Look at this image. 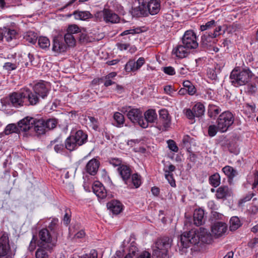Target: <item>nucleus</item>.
Returning a JSON list of instances; mask_svg holds the SVG:
<instances>
[{"mask_svg": "<svg viewBox=\"0 0 258 258\" xmlns=\"http://www.w3.org/2000/svg\"><path fill=\"white\" fill-rule=\"evenodd\" d=\"M52 50L60 53L64 52L67 49V46L63 41V38L61 35H58L53 38Z\"/></svg>", "mask_w": 258, "mask_h": 258, "instance_id": "nucleus-14", "label": "nucleus"}, {"mask_svg": "<svg viewBox=\"0 0 258 258\" xmlns=\"http://www.w3.org/2000/svg\"><path fill=\"white\" fill-rule=\"evenodd\" d=\"M216 22L215 20H212L206 23L205 25L201 26V30L203 31L206 30H209L212 28H213L216 26Z\"/></svg>", "mask_w": 258, "mask_h": 258, "instance_id": "nucleus-53", "label": "nucleus"}, {"mask_svg": "<svg viewBox=\"0 0 258 258\" xmlns=\"http://www.w3.org/2000/svg\"><path fill=\"white\" fill-rule=\"evenodd\" d=\"M63 38V41L66 45L69 47H74L76 45V40L75 37L71 33H66Z\"/></svg>", "mask_w": 258, "mask_h": 258, "instance_id": "nucleus-38", "label": "nucleus"}, {"mask_svg": "<svg viewBox=\"0 0 258 258\" xmlns=\"http://www.w3.org/2000/svg\"><path fill=\"white\" fill-rule=\"evenodd\" d=\"M33 90L35 91L38 96L42 99L45 98L50 91V88L47 82L44 81H40L35 84L33 87Z\"/></svg>", "mask_w": 258, "mask_h": 258, "instance_id": "nucleus-11", "label": "nucleus"}, {"mask_svg": "<svg viewBox=\"0 0 258 258\" xmlns=\"http://www.w3.org/2000/svg\"><path fill=\"white\" fill-rule=\"evenodd\" d=\"M15 254L10 247L9 234L0 230V258H13Z\"/></svg>", "mask_w": 258, "mask_h": 258, "instance_id": "nucleus-4", "label": "nucleus"}, {"mask_svg": "<svg viewBox=\"0 0 258 258\" xmlns=\"http://www.w3.org/2000/svg\"><path fill=\"white\" fill-rule=\"evenodd\" d=\"M215 195L217 199L225 200L232 196L233 191L227 185H221L217 189Z\"/></svg>", "mask_w": 258, "mask_h": 258, "instance_id": "nucleus-17", "label": "nucleus"}, {"mask_svg": "<svg viewBox=\"0 0 258 258\" xmlns=\"http://www.w3.org/2000/svg\"><path fill=\"white\" fill-rule=\"evenodd\" d=\"M48 228L53 233L56 232L58 229V220L56 218L53 219Z\"/></svg>", "mask_w": 258, "mask_h": 258, "instance_id": "nucleus-48", "label": "nucleus"}, {"mask_svg": "<svg viewBox=\"0 0 258 258\" xmlns=\"http://www.w3.org/2000/svg\"><path fill=\"white\" fill-rule=\"evenodd\" d=\"M48 252H51L45 247H39L35 252L36 258H49Z\"/></svg>", "mask_w": 258, "mask_h": 258, "instance_id": "nucleus-40", "label": "nucleus"}, {"mask_svg": "<svg viewBox=\"0 0 258 258\" xmlns=\"http://www.w3.org/2000/svg\"><path fill=\"white\" fill-rule=\"evenodd\" d=\"M144 115V122H146L147 123V127L148 126L149 123L154 122L157 118V115L154 109L148 110L145 112Z\"/></svg>", "mask_w": 258, "mask_h": 258, "instance_id": "nucleus-34", "label": "nucleus"}, {"mask_svg": "<svg viewBox=\"0 0 258 258\" xmlns=\"http://www.w3.org/2000/svg\"><path fill=\"white\" fill-rule=\"evenodd\" d=\"M34 118L30 116H26L23 119L20 120L18 122V127L19 132L26 133L28 131L32 130L33 122Z\"/></svg>", "mask_w": 258, "mask_h": 258, "instance_id": "nucleus-16", "label": "nucleus"}, {"mask_svg": "<svg viewBox=\"0 0 258 258\" xmlns=\"http://www.w3.org/2000/svg\"><path fill=\"white\" fill-rule=\"evenodd\" d=\"M167 143L168 146L170 150L174 152H178V148L173 140H169L167 141Z\"/></svg>", "mask_w": 258, "mask_h": 258, "instance_id": "nucleus-57", "label": "nucleus"}, {"mask_svg": "<svg viewBox=\"0 0 258 258\" xmlns=\"http://www.w3.org/2000/svg\"><path fill=\"white\" fill-rule=\"evenodd\" d=\"M219 131L218 129V125H210L208 127V135L210 137H213L215 136L217 132Z\"/></svg>", "mask_w": 258, "mask_h": 258, "instance_id": "nucleus-54", "label": "nucleus"}, {"mask_svg": "<svg viewBox=\"0 0 258 258\" xmlns=\"http://www.w3.org/2000/svg\"><path fill=\"white\" fill-rule=\"evenodd\" d=\"M227 230V225L223 222H215L211 227L212 234L216 238L222 236Z\"/></svg>", "mask_w": 258, "mask_h": 258, "instance_id": "nucleus-13", "label": "nucleus"}, {"mask_svg": "<svg viewBox=\"0 0 258 258\" xmlns=\"http://www.w3.org/2000/svg\"><path fill=\"white\" fill-rule=\"evenodd\" d=\"M57 120L55 118H49L45 120V127L46 131L53 130L56 126Z\"/></svg>", "mask_w": 258, "mask_h": 258, "instance_id": "nucleus-45", "label": "nucleus"}, {"mask_svg": "<svg viewBox=\"0 0 258 258\" xmlns=\"http://www.w3.org/2000/svg\"><path fill=\"white\" fill-rule=\"evenodd\" d=\"M81 258H98V252L96 250L92 249L89 253L84 254Z\"/></svg>", "mask_w": 258, "mask_h": 258, "instance_id": "nucleus-58", "label": "nucleus"}, {"mask_svg": "<svg viewBox=\"0 0 258 258\" xmlns=\"http://www.w3.org/2000/svg\"><path fill=\"white\" fill-rule=\"evenodd\" d=\"M146 6L148 14L154 15L158 14L161 9L160 0H150L148 3L146 2Z\"/></svg>", "mask_w": 258, "mask_h": 258, "instance_id": "nucleus-20", "label": "nucleus"}, {"mask_svg": "<svg viewBox=\"0 0 258 258\" xmlns=\"http://www.w3.org/2000/svg\"><path fill=\"white\" fill-rule=\"evenodd\" d=\"M79 41L81 43H87L90 41V38L85 32H80Z\"/></svg>", "mask_w": 258, "mask_h": 258, "instance_id": "nucleus-49", "label": "nucleus"}, {"mask_svg": "<svg viewBox=\"0 0 258 258\" xmlns=\"http://www.w3.org/2000/svg\"><path fill=\"white\" fill-rule=\"evenodd\" d=\"M108 208L114 214H118L122 210L121 203L117 201H113L107 204Z\"/></svg>", "mask_w": 258, "mask_h": 258, "instance_id": "nucleus-32", "label": "nucleus"}, {"mask_svg": "<svg viewBox=\"0 0 258 258\" xmlns=\"http://www.w3.org/2000/svg\"><path fill=\"white\" fill-rule=\"evenodd\" d=\"M109 163L112 165L114 167L121 166L122 164V161L121 159L117 158H112L109 159Z\"/></svg>", "mask_w": 258, "mask_h": 258, "instance_id": "nucleus-56", "label": "nucleus"}, {"mask_svg": "<svg viewBox=\"0 0 258 258\" xmlns=\"http://www.w3.org/2000/svg\"><path fill=\"white\" fill-rule=\"evenodd\" d=\"M223 215L216 211H212L210 216V220L215 222L216 220H222Z\"/></svg>", "mask_w": 258, "mask_h": 258, "instance_id": "nucleus-52", "label": "nucleus"}, {"mask_svg": "<svg viewBox=\"0 0 258 258\" xmlns=\"http://www.w3.org/2000/svg\"><path fill=\"white\" fill-rule=\"evenodd\" d=\"M165 178L168 180L170 185L172 187H174L176 185L175 181L173 178L172 173H165Z\"/></svg>", "mask_w": 258, "mask_h": 258, "instance_id": "nucleus-61", "label": "nucleus"}, {"mask_svg": "<svg viewBox=\"0 0 258 258\" xmlns=\"http://www.w3.org/2000/svg\"><path fill=\"white\" fill-rule=\"evenodd\" d=\"M206 244H210L212 241L211 234L207 229L201 227L199 230L191 229L184 232L180 235V241L178 242L179 247L187 248L191 245H196L200 241Z\"/></svg>", "mask_w": 258, "mask_h": 258, "instance_id": "nucleus-1", "label": "nucleus"}, {"mask_svg": "<svg viewBox=\"0 0 258 258\" xmlns=\"http://www.w3.org/2000/svg\"><path fill=\"white\" fill-rule=\"evenodd\" d=\"M9 98L11 103L14 107H19L25 105L23 88L19 92H14L10 94Z\"/></svg>", "mask_w": 258, "mask_h": 258, "instance_id": "nucleus-10", "label": "nucleus"}, {"mask_svg": "<svg viewBox=\"0 0 258 258\" xmlns=\"http://www.w3.org/2000/svg\"><path fill=\"white\" fill-rule=\"evenodd\" d=\"M19 132L18 126H16L14 123L8 124L5 128L4 131L0 134V135L5 134L6 135H9L13 133H18Z\"/></svg>", "mask_w": 258, "mask_h": 258, "instance_id": "nucleus-41", "label": "nucleus"}, {"mask_svg": "<svg viewBox=\"0 0 258 258\" xmlns=\"http://www.w3.org/2000/svg\"><path fill=\"white\" fill-rule=\"evenodd\" d=\"M209 180L210 184L212 186L217 187L221 183L220 176L218 173H215L209 177Z\"/></svg>", "mask_w": 258, "mask_h": 258, "instance_id": "nucleus-39", "label": "nucleus"}, {"mask_svg": "<svg viewBox=\"0 0 258 258\" xmlns=\"http://www.w3.org/2000/svg\"><path fill=\"white\" fill-rule=\"evenodd\" d=\"M137 250L138 248L136 246V243L135 242H132L128 248V253L126 255L124 258H133V257L135 256Z\"/></svg>", "mask_w": 258, "mask_h": 258, "instance_id": "nucleus-46", "label": "nucleus"}, {"mask_svg": "<svg viewBox=\"0 0 258 258\" xmlns=\"http://www.w3.org/2000/svg\"><path fill=\"white\" fill-rule=\"evenodd\" d=\"M172 239L167 236L159 238L156 242L155 248L153 250L152 256L156 258H169L168 250L172 244Z\"/></svg>", "mask_w": 258, "mask_h": 258, "instance_id": "nucleus-2", "label": "nucleus"}, {"mask_svg": "<svg viewBox=\"0 0 258 258\" xmlns=\"http://www.w3.org/2000/svg\"><path fill=\"white\" fill-rule=\"evenodd\" d=\"M33 128L36 135L39 136L44 135L47 132L45 127V120L43 118L37 119L34 118Z\"/></svg>", "mask_w": 258, "mask_h": 258, "instance_id": "nucleus-15", "label": "nucleus"}, {"mask_svg": "<svg viewBox=\"0 0 258 258\" xmlns=\"http://www.w3.org/2000/svg\"><path fill=\"white\" fill-rule=\"evenodd\" d=\"M182 42L188 49H195L198 46L195 33L192 30L186 31L182 37Z\"/></svg>", "mask_w": 258, "mask_h": 258, "instance_id": "nucleus-9", "label": "nucleus"}, {"mask_svg": "<svg viewBox=\"0 0 258 258\" xmlns=\"http://www.w3.org/2000/svg\"><path fill=\"white\" fill-rule=\"evenodd\" d=\"M39 239L38 241L39 247H45L48 250H52L56 246V243L52 241L51 236L48 230L46 228L42 229L38 233Z\"/></svg>", "mask_w": 258, "mask_h": 258, "instance_id": "nucleus-6", "label": "nucleus"}, {"mask_svg": "<svg viewBox=\"0 0 258 258\" xmlns=\"http://www.w3.org/2000/svg\"><path fill=\"white\" fill-rule=\"evenodd\" d=\"M204 211L201 209H196L194 213V222L197 226H200L203 223Z\"/></svg>", "mask_w": 258, "mask_h": 258, "instance_id": "nucleus-28", "label": "nucleus"}, {"mask_svg": "<svg viewBox=\"0 0 258 258\" xmlns=\"http://www.w3.org/2000/svg\"><path fill=\"white\" fill-rule=\"evenodd\" d=\"M65 214L63 217V222L65 224L68 225L71 221V210L69 209H66Z\"/></svg>", "mask_w": 258, "mask_h": 258, "instance_id": "nucleus-59", "label": "nucleus"}, {"mask_svg": "<svg viewBox=\"0 0 258 258\" xmlns=\"http://www.w3.org/2000/svg\"><path fill=\"white\" fill-rule=\"evenodd\" d=\"M222 171L227 176L229 183H231L233 178L237 174V172L232 167L230 166H226L224 167Z\"/></svg>", "mask_w": 258, "mask_h": 258, "instance_id": "nucleus-31", "label": "nucleus"}, {"mask_svg": "<svg viewBox=\"0 0 258 258\" xmlns=\"http://www.w3.org/2000/svg\"><path fill=\"white\" fill-rule=\"evenodd\" d=\"M93 192L101 199L105 198L107 196V191L103 184L99 181H95L92 186Z\"/></svg>", "mask_w": 258, "mask_h": 258, "instance_id": "nucleus-22", "label": "nucleus"}, {"mask_svg": "<svg viewBox=\"0 0 258 258\" xmlns=\"http://www.w3.org/2000/svg\"><path fill=\"white\" fill-rule=\"evenodd\" d=\"M104 16L105 9L102 11L97 12L94 15V17L96 21H101L102 20L104 21Z\"/></svg>", "mask_w": 258, "mask_h": 258, "instance_id": "nucleus-60", "label": "nucleus"}, {"mask_svg": "<svg viewBox=\"0 0 258 258\" xmlns=\"http://www.w3.org/2000/svg\"><path fill=\"white\" fill-rule=\"evenodd\" d=\"M77 143L79 146L85 144L88 140V135L82 130L77 131L74 135H72Z\"/></svg>", "mask_w": 258, "mask_h": 258, "instance_id": "nucleus-26", "label": "nucleus"}, {"mask_svg": "<svg viewBox=\"0 0 258 258\" xmlns=\"http://www.w3.org/2000/svg\"><path fill=\"white\" fill-rule=\"evenodd\" d=\"M187 49L183 44L178 45L173 49L172 54L179 58H183L186 57L188 54Z\"/></svg>", "mask_w": 258, "mask_h": 258, "instance_id": "nucleus-25", "label": "nucleus"}, {"mask_svg": "<svg viewBox=\"0 0 258 258\" xmlns=\"http://www.w3.org/2000/svg\"><path fill=\"white\" fill-rule=\"evenodd\" d=\"M254 196V194L253 192H249L247 194L245 197L241 199L239 201V203H245L247 201H250L251 198Z\"/></svg>", "mask_w": 258, "mask_h": 258, "instance_id": "nucleus-63", "label": "nucleus"}, {"mask_svg": "<svg viewBox=\"0 0 258 258\" xmlns=\"http://www.w3.org/2000/svg\"><path fill=\"white\" fill-rule=\"evenodd\" d=\"M24 97L25 101V105L34 106L40 101V97L33 90L32 91L28 88H23Z\"/></svg>", "mask_w": 258, "mask_h": 258, "instance_id": "nucleus-12", "label": "nucleus"}, {"mask_svg": "<svg viewBox=\"0 0 258 258\" xmlns=\"http://www.w3.org/2000/svg\"><path fill=\"white\" fill-rule=\"evenodd\" d=\"M133 16L136 17H147L148 16L146 2H139V6L133 9L132 11Z\"/></svg>", "mask_w": 258, "mask_h": 258, "instance_id": "nucleus-19", "label": "nucleus"}, {"mask_svg": "<svg viewBox=\"0 0 258 258\" xmlns=\"http://www.w3.org/2000/svg\"><path fill=\"white\" fill-rule=\"evenodd\" d=\"M159 119L163 126H161L160 130L166 131L171 125V118L169 116L168 111L166 109H161L159 111Z\"/></svg>", "mask_w": 258, "mask_h": 258, "instance_id": "nucleus-18", "label": "nucleus"}, {"mask_svg": "<svg viewBox=\"0 0 258 258\" xmlns=\"http://www.w3.org/2000/svg\"><path fill=\"white\" fill-rule=\"evenodd\" d=\"M221 111V109L219 106L213 104H209L208 106V116L212 119H215Z\"/></svg>", "mask_w": 258, "mask_h": 258, "instance_id": "nucleus-29", "label": "nucleus"}, {"mask_svg": "<svg viewBox=\"0 0 258 258\" xmlns=\"http://www.w3.org/2000/svg\"><path fill=\"white\" fill-rule=\"evenodd\" d=\"M113 118L116 122V124H115V125L117 127H120L124 123L123 115L118 112H116L114 114Z\"/></svg>", "mask_w": 258, "mask_h": 258, "instance_id": "nucleus-43", "label": "nucleus"}, {"mask_svg": "<svg viewBox=\"0 0 258 258\" xmlns=\"http://www.w3.org/2000/svg\"><path fill=\"white\" fill-rule=\"evenodd\" d=\"M141 32V30L140 28H137L136 29H129L124 31L120 34L121 36H124L128 34H138Z\"/></svg>", "mask_w": 258, "mask_h": 258, "instance_id": "nucleus-55", "label": "nucleus"}, {"mask_svg": "<svg viewBox=\"0 0 258 258\" xmlns=\"http://www.w3.org/2000/svg\"><path fill=\"white\" fill-rule=\"evenodd\" d=\"M87 118H88L89 120H90V123H91V125H92L93 128L95 130H97V129L98 127L97 119L95 118L94 117H93V116H87L86 115H85L84 120L87 121Z\"/></svg>", "mask_w": 258, "mask_h": 258, "instance_id": "nucleus-50", "label": "nucleus"}, {"mask_svg": "<svg viewBox=\"0 0 258 258\" xmlns=\"http://www.w3.org/2000/svg\"><path fill=\"white\" fill-rule=\"evenodd\" d=\"M182 84L183 86L186 89L187 91V94H188L189 95H193L196 93V88L189 81H184Z\"/></svg>", "mask_w": 258, "mask_h": 258, "instance_id": "nucleus-42", "label": "nucleus"}, {"mask_svg": "<svg viewBox=\"0 0 258 258\" xmlns=\"http://www.w3.org/2000/svg\"><path fill=\"white\" fill-rule=\"evenodd\" d=\"M80 147L72 135L67 138L65 141V148L70 151H73Z\"/></svg>", "mask_w": 258, "mask_h": 258, "instance_id": "nucleus-30", "label": "nucleus"}, {"mask_svg": "<svg viewBox=\"0 0 258 258\" xmlns=\"http://www.w3.org/2000/svg\"><path fill=\"white\" fill-rule=\"evenodd\" d=\"M99 165V161L94 158L92 159L87 163L86 166V172L91 175H95L98 171Z\"/></svg>", "mask_w": 258, "mask_h": 258, "instance_id": "nucleus-23", "label": "nucleus"}, {"mask_svg": "<svg viewBox=\"0 0 258 258\" xmlns=\"http://www.w3.org/2000/svg\"><path fill=\"white\" fill-rule=\"evenodd\" d=\"M104 21L106 23H116L119 22L118 16L109 9H105Z\"/></svg>", "mask_w": 258, "mask_h": 258, "instance_id": "nucleus-24", "label": "nucleus"}, {"mask_svg": "<svg viewBox=\"0 0 258 258\" xmlns=\"http://www.w3.org/2000/svg\"><path fill=\"white\" fill-rule=\"evenodd\" d=\"M3 39L5 38L7 41L9 42L13 39H16L17 35V32L15 30H12L5 27L3 29H1Z\"/></svg>", "mask_w": 258, "mask_h": 258, "instance_id": "nucleus-27", "label": "nucleus"}, {"mask_svg": "<svg viewBox=\"0 0 258 258\" xmlns=\"http://www.w3.org/2000/svg\"><path fill=\"white\" fill-rule=\"evenodd\" d=\"M24 38L26 40L32 44H35L36 42L37 39V36L36 34L33 32L30 31L27 33L24 36Z\"/></svg>", "mask_w": 258, "mask_h": 258, "instance_id": "nucleus-47", "label": "nucleus"}, {"mask_svg": "<svg viewBox=\"0 0 258 258\" xmlns=\"http://www.w3.org/2000/svg\"><path fill=\"white\" fill-rule=\"evenodd\" d=\"M234 116L233 114L226 111L222 112L217 119L216 123L219 132L224 133L234 122Z\"/></svg>", "mask_w": 258, "mask_h": 258, "instance_id": "nucleus-5", "label": "nucleus"}, {"mask_svg": "<svg viewBox=\"0 0 258 258\" xmlns=\"http://www.w3.org/2000/svg\"><path fill=\"white\" fill-rule=\"evenodd\" d=\"M73 15L75 16L76 19L83 21L93 17V15L89 11H75L74 12Z\"/></svg>", "mask_w": 258, "mask_h": 258, "instance_id": "nucleus-35", "label": "nucleus"}, {"mask_svg": "<svg viewBox=\"0 0 258 258\" xmlns=\"http://www.w3.org/2000/svg\"><path fill=\"white\" fill-rule=\"evenodd\" d=\"M222 27L219 26L215 28L213 32H205L202 36L201 44L204 48L211 47L215 44L217 40L215 38L222 34Z\"/></svg>", "mask_w": 258, "mask_h": 258, "instance_id": "nucleus-7", "label": "nucleus"}, {"mask_svg": "<svg viewBox=\"0 0 258 258\" xmlns=\"http://www.w3.org/2000/svg\"><path fill=\"white\" fill-rule=\"evenodd\" d=\"M192 109L195 115L197 117H201L204 114L205 106L202 103L199 102L195 104L193 106Z\"/></svg>", "mask_w": 258, "mask_h": 258, "instance_id": "nucleus-36", "label": "nucleus"}, {"mask_svg": "<svg viewBox=\"0 0 258 258\" xmlns=\"http://www.w3.org/2000/svg\"><path fill=\"white\" fill-rule=\"evenodd\" d=\"M128 118L134 123H137L143 128L147 127V123L144 122L142 112L139 109H132L127 113Z\"/></svg>", "mask_w": 258, "mask_h": 258, "instance_id": "nucleus-8", "label": "nucleus"}, {"mask_svg": "<svg viewBox=\"0 0 258 258\" xmlns=\"http://www.w3.org/2000/svg\"><path fill=\"white\" fill-rule=\"evenodd\" d=\"M38 43L40 47L42 49H46L50 46L49 40L46 37H40L38 38Z\"/></svg>", "mask_w": 258, "mask_h": 258, "instance_id": "nucleus-44", "label": "nucleus"}, {"mask_svg": "<svg viewBox=\"0 0 258 258\" xmlns=\"http://www.w3.org/2000/svg\"><path fill=\"white\" fill-rule=\"evenodd\" d=\"M163 72L169 75H173L175 74L174 69L172 67H166L163 68Z\"/></svg>", "mask_w": 258, "mask_h": 258, "instance_id": "nucleus-64", "label": "nucleus"}, {"mask_svg": "<svg viewBox=\"0 0 258 258\" xmlns=\"http://www.w3.org/2000/svg\"><path fill=\"white\" fill-rule=\"evenodd\" d=\"M17 66L16 63H13L11 62H6L4 66L5 69L8 71H11L15 70Z\"/></svg>", "mask_w": 258, "mask_h": 258, "instance_id": "nucleus-62", "label": "nucleus"}, {"mask_svg": "<svg viewBox=\"0 0 258 258\" xmlns=\"http://www.w3.org/2000/svg\"><path fill=\"white\" fill-rule=\"evenodd\" d=\"M252 76V73L248 68L238 71L236 68L231 73L230 79L231 84L235 87L244 85L248 83Z\"/></svg>", "mask_w": 258, "mask_h": 258, "instance_id": "nucleus-3", "label": "nucleus"}, {"mask_svg": "<svg viewBox=\"0 0 258 258\" xmlns=\"http://www.w3.org/2000/svg\"><path fill=\"white\" fill-rule=\"evenodd\" d=\"M117 170L125 183H128L132 175L130 167L126 165H122L118 167Z\"/></svg>", "mask_w": 258, "mask_h": 258, "instance_id": "nucleus-21", "label": "nucleus"}, {"mask_svg": "<svg viewBox=\"0 0 258 258\" xmlns=\"http://www.w3.org/2000/svg\"><path fill=\"white\" fill-rule=\"evenodd\" d=\"M81 32V30L78 26L76 25H71L67 29V33H71L72 35L73 34H77Z\"/></svg>", "mask_w": 258, "mask_h": 258, "instance_id": "nucleus-51", "label": "nucleus"}, {"mask_svg": "<svg viewBox=\"0 0 258 258\" xmlns=\"http://www.w3.org/2000/svg\"><path fill=\"white\" fill-rule=\"evenodd\" d=\"M130 182L128 183H125L131 188L134 187L136 188L139 187L141 184V176L138 173L133 174L132 177L130 178Z\"/></svg>", "mask_w": 258, "mask_h": 258, "instance_id": "nucleus-33", "label": "nucleus"}, {"mask_svg": "<svg viewBox=\"0 0 258 258\" xmlns=\"http://www.w3.org/2000/svg\"><path fill=\"white\" fill-rule=\"evenodd\" d=\"M241 225L242 224L238 217H232L230 220V230L231 231H235L239 228Z\"/></svg>", "mask_w": 258, "mask_h": 258, "instance_id": "nucleus-37", "label": "nucleus"}]
</instances>
